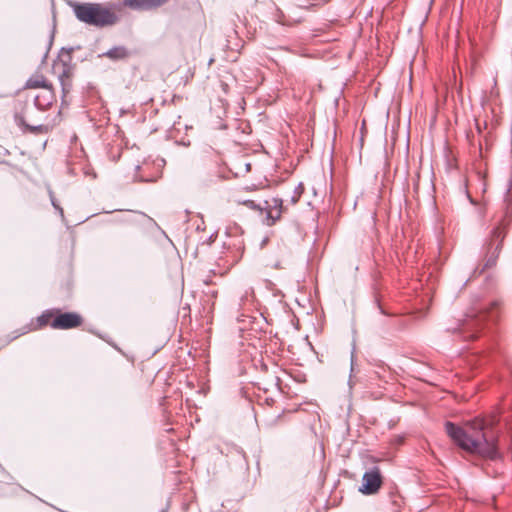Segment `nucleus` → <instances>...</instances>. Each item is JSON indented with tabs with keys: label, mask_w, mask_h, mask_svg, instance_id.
<instances>
[{
	"label": "nucleus",
	"mask_w": 512,
	"mask_h": 512,
	"mask_svg": "<svg viewBox=\"0 0 512 512\" xmlns=\"http://www.w3.org/2000/svg\"><path fill=\"white\" fill-rule=\"evenodd\" d=\"M243 205H245L247 208H249L251 210H255V211L263 209L261 207V205L256 203L254 200H245V201H243Z\"/></svg>",
	"instance_id": "nucleus-17"
},
{
	"label": "nucleus",
	"mask_w": 512,
	"mask_h": 512,
	"mask_svg": "<svg viewBox=\"0 0 512 512\" xmlns=\"http://www.w3.org/2000/svg\"><path fill=\"white\" fill-rule=\"evenodd\" d=\"M52 85L51 83L48 82V80L41 74H36V75H32L26 82V85L25 87L26 88H33V89H36V88H40L41 89H44V87H48Z\"/></svg>",
	"instance_id": "nucleus-13"
},
{
	"label": "nucleus",
	"mask_w": 512,
	"mask_h": 512,
	"mask_svg": "<svg viewBox=\"0 0 512 512\" xmlns=\"http://www.w3.org/2000/svg\"><path fill=\"white\" fill-rule=\"evenodd\" d=\"M53 317L52 311H46L44 312L39 318L38 322L41 326L47 325L49 323V320Z\"/></svg>",
	"instance_id": "nucleus-16"
},
{
	"label": "nucleus",
	"mask_w": 512,
	"mask_h": 512,
	"mask_svg": "<svg viewBox=\"0 0 512 512\" xmlns=\"http://www.w3.org/2000/svg\"><path fill=\"white\" fill-rule=\"evenodd\" d=\"M135 178L138 179L141 182L151 181V179H149V178H146V177H143V176H138V175H135Z\"/></svg>",
	"instance_id": "nucleus-20"
},
{
	"label": "nucleus",
	"mask_w": 512,
	"mask_h": 512,
	"mask_svg": "<svg viewBox=\"0 0 512 512\" xmlns=\"http://www.w3.org/2000/svg\"><path fill=\"white\" fill-rule=\"evenodd\" d=\"M55 93L52 85L48 87H44V89H41L37 94L34 96V103L35 106L40 110H46L55 101Z\"/></svg>",
	"instance_id": "nucleus-8"
},
{
	"label": "nucleus",
	"mask_w": 512,
	"mask_h": 512,
	"mask_svg": "<svg viewBox=\"0 0 512 512\" xmlns=\"http://www.w3.org/2000/svg\"><path fill=\"white\" fill-rule=\"evenodd\" d=\"M383 483V478L379 467L375 466L366 471L362 477V485L359 492L364 495H373L378 492Z\"/></svg>",
	"instance_id": "nucleus-6"
},
{
	"label": "nucleus",
	"mask_w": 512,
	"mask_h": 512,
	"mask_svg": "<svg viewBox=\"0 0 512 512\" xmlns=\"http://www.w3.org/2000/svg\"><path fill=\"white\" fill-rule=\"evenodd\" d=\"M274 267L276 268H280L281 267V262L277 261L276 263L273 264Z\"/></svg>",
	"instance_id": "nucleus-21"
},
{
	"label": "nucleus",
	"mask_w": 512,
	"mask_h": 512,
	"mask_svg": "<svg viewBox=\"0 0 512 512\" xmlns=\"http://www.w3.org/2000/svg\"><path fill=\"white\" fill-rule=\"evenodd\" d=\"M83 323V319L80 314L76 312H65L61 313L58 311L57 315L54 317L50 326L53 329L58 330H67L73 329L81 326Z\"/></svg>",
	"instance_id": "nucleus-7"
},
{
	"label": "nucleus",
	"mask_w": 512,
	"mask_h": 512,
	"mask_svg": "<svg viewBox=\"0 0 512 512\" xmlns=\"http://www.w3.org/2000/svg\"><path fill=\"white\" fill-rule=\"evenodd\" d=\"M392 504H393V512H400V503L397 499H394L392 501Z\"/></svg>",
	"instance_id": "nucleus-19"
},
{
	"label": "nucleus",
	"mask_w": 512,
	"mask_h": 512,
	"mask_svg": "<svg viewBox=\"0 0 512 512\" xmlns=\"http://www.w3.org/2000/svg\"><path fill=\"white\" fill-rule=\"evenodd\" d=\"M304 193V186L302 183H299L293 190V194L291 195L290 202L291 204H296Z\"/></svg>",
	"instance_id": "nucleus-14"
},
{
	"label": "nucleus",
	"mask_w": 512,
	"mask_h": 512,
	"mask_svg": "<svg viewBox=\"0 0 512 512\" xmlns=\"http://www.w3.org/2000/svg\"><path fill=\"white\" fill-rule=\"evenodd\" d=\"M70 7L75 17L89 26L104 28L117 23L118 16L109 7L100 3L71 2Z\"/></svg>",
	"instance_id": "nucleus-3"
},
{
	"label": "nucleus",
	"mask_w": 512,
	"mask_h": 512,
	"mask_svg": "<svg viewBox=\"0 0 512 512\" xmlns=\"http://www.w3.org/2000/svg\"><path fill=\"white\" fill-rule=\"evenodd\" d=\"M265 204H268L266 201ZM267 224L273 225L278 219H280L283 212V200L280 198H273L272 203L267 205Z\"/></svg>",
	"instance_id": "nucleus-9"
},
{
	"label": "nucleus",
	"mask_w": 512,
	"mask_h": 512,
	"mask_svg": "<svg viewBox=\"0 0 512 512\" xmlns=\"http://www.w3.org/2000/svg\"><path fill=\"white\" fill-rule=\"evenodd\" d=\"M51 202H52V205L54 206V208L59 211L61 216H63V214H64L63 209L56 203L55 199L52 196H51Z\"/></svg>",
	"instance_id": "nucleus-18"
},
{
	"label": "nucleus",
	"mask_w": 512,
	"mask_h": 512,
	"mask_svg": "<svg viewBox=\"0 0 512 512\" xmlns=\"http://www.w3.org/2000/svg\"><path fill=\"white\" fill-rule=\"evenodd\" d=\"M141 167L139 165L136 166V170H140Z\"/></svg>",
	"instance_id": "nucleus-22"
},
{
	"label": "nucleus",
	"mask_w": 512,
	"mask_h": 512,
	"mask_svg": "<svg viewBox=\"0 0 512 512\" xmlns=\"http://www.w3.org/2000/svg\"><path fill=\"white\" fill-rule=\"evenodd\" d=\"M53 73L57 76L61 89L62 98L70 93L72 88V79L74 75V65L71 62V56L68 54L67 59L59 58L53 64Z\"/></svg>",
	"instance_id": "nucleus-5"
},
{
	"label": "nucleus",
	"mask_w": 512,
	"mask_h": 512,
	"mask_svg": "<svg viewBox=\"0 0 512 512\" xmlns=\"http://www.w3.org/2000/svg\"><path fill=\"white\" fill-rule=\"evenodd\" d=\"M286 2L299 8H308L312 5L311 0H286Z\"/></svg>",
	"instance_id": "nucleus-15"
},
{
	"label": "nucleus",
	"mask_w": 512,
	"mask_h": 512,
	"mask_svg": "<svg viewBox=\"0 0 512 512\" xmlns=\"http://www.w3.org/2000/svg\"><path fill=\"white\" fill-rule=\"evenodd\" d=\"M130 51L124 46H115L103 53L101 56L114 61L124 60L130 56Z\"/></svg>",
	"instance_id": "nucleus-12"
},
{
	"label": "nucleus",
	"mask_w": 512,
	"mask_h": 512,
	"mask_svg": "<svg viewBox=\"0 0 512 512\" xmlns=\"http://www.w3.org/2000/svg\"><path fill=\"white\" fill-rule=\"evenodd\" d=\"M15 119L17 125L22 127L24 132H28L34 135L45 134L48 132V126L42 124L29 125L25 122L24 117L21 115H16Z\"/></svg>",
	"instance_id": "nucleus-11"
},
{
	"label": "nucleus",
	"mask_w": 512,
	"mask_h": 512,
	"mask_svg": "<svg viewBox=\"0 0 512 512\" xmlns=\"http://www.w3.org/2000/svg\"><path fill=\"white\" fill-rule=\"evenodd\" d=\"M168 0H124V4L133 9L148 10L165 4Z\"/></svg>",
	"instance_id": "nucleus-10"
},
{
	"label": "nucleus",
	"mask_w": 512,
	"mask_h": 512,
	"mask_svg": "<svg viewBox=\"0 0 512 512\" xmlns=\"http://www.w3.org/2000/svg\"><path fill=\"white\" fill-rule=\"evenodd\" d=\"M502 313L501 303L492 301L488 306L482 307L478 312H471L459 325V333L464 339H475L483 327L484 322L497 324Z\"/></svg>",
	"instance_id": "nucleus-4"
},
{
	"label": "nucleus",
	"mask_w": 512,
	"mask_h": 512,
	"mask_svg": "<svg viewBox=\"0 0 512 512\" xmlns=\"http://www.w3.org/2000/svg\"><path fill=\"white\" fill-rule=\"evenodd\" d=\"M500 419L492 413L485 417H476L466 422L464 427L447 421L445 430L448 436L463 450L483 458L495 460L499 457L497 448Z\"/></svg>",
	"instance_id": "nucleus-1"
},
{
	"label": "nucleus",
	"mask_w": 512,
	"mask_h": 512,
	"mask_svg": "<svg viewBox=\"0 0 512 512\" xmlns=\"http://www.w3.org/2000/svg\"><path fill=\"white\" fill-rule=\"evenodd\" d=\"M511 222L512 184L510 183L506 190L503 207L495 216V226L493 227L486 242L482 264L475 269L474 273L482 274L486 270L492 269L497 265L499 255L503 248V241L507 236Z\"/></svg>",
	"instance_id": "nucleus-2"
}]
</instances>
